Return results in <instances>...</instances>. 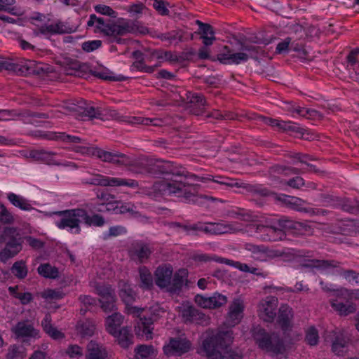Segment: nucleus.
Here are the masks:
<instances>
[{
  "mask_svg": "<svg viewBox=\"0 0 359 359\" xmlns=\"http://www.w3.org/2000/svg\"><path fill=\"white\" fill-rule=\"evenodd\" d=\"M157 353V350L151 345H140L135 348V359H154Z\"/></svg>",
  "mask_w": 359,
  "mask_h": 359,
  "instance_id": "nucleus-30",
  "label": "nucleus"
},
{
  "mask_svg": "<svg viewBox=\"0 0 359 359\" xmlns=\"http://www.w3.org/2000/svg\"><path fill=\"white\" fill-rule=\"evenodd\" d=\"M57 216L55 225L60 229H65L72 233H81V225L87 226H102L104 224V218L97 214L89 215L83 208H74L53 213Z\"/></svg>",
  "mask_w": 359,
  "mask_h": 359,
  "instance_id": "nucleus-2",
  "label": "nucleus"
},
{
  "mask_svg": "<svg viewBox=\"0 0 359 359\" xmlns=\"http://www.w3.org/2000/svg\"><path fill=\"white\" fill-rule=\"evenodd\" d=\"M343 276L349 283L359 284V274L353 271H345Z\"/></svg>",
  "mask_w": 359,
  "mask_h": 359,
  "instance_id": "nucleus-56",
  "label": "nucleus"
},
{
  "mask_svg": "<svg viewBox=\"0 0 359 359\" xmlns=\"http://www.w3.org/2000/svg\"><path fill=\"white\" fill-rule=\"evenodd\" d=\"M221 262L225 263L228 265L233 266V267L239 269L241 271L249 272L252 274L261 275V273L257 272L258 269L252 266H249L247 264L241 263L240 262H234L230 259H222Z\"/></svg>",
  "mask_w": 359,
  "mask_h": 359,
  "instance_id": "nucleus-38",
  "label": "nucleus"
},
{
  "mask_svg": "<svg viewBox=\"0 0 359 359\" xmlns=\"http://www.w3.org/2000/svg\"><path fill=\"white\" fill-rule=\"evenodd\" d=\"M153 6L161 15H166L168 13V10L166 7L165 1H154Z\"/></svg>",
  "mask_w": 359,
  "mask_h": 359,
  "instance_id": "nucleus-61",
  "label": "nucleus"
},
{
  "mask_svg": "<svg viewBox=\"0 0 359 359\" xmlns=\"http://www.w3.org/2000/svg\"><path fill=\"white\" fill-rule=\"evenodd\" d=\"M15 218L11 212L2 203H0V222L4 224H11Z\"/></svg>",
  "mask_w": 359,
  "mask_h": 359,
  "instance_id": "nucleus-43",
  "label": "nucleus"
},
{
  "mask_svg": "<svg viewBox=\"0 0 359 359\" xmlns=\"http://www.w3.org/2000/svg\"><path fill=\"white\" fill-rule=\"evenodd\" d=\"M88 182L90 184L104 187H128L130 188L138 187L137 182L132 179L111 177L104 175H97L91 178Z\"/></svg>",
  "mask_w": 359,
  "mask_h": 359,
  "instance_id": "nucleus-14",
  "label": "nucleus"
},
{
  "mask_svg": "<svg viewBox=\"0 0 359 359\" xmlns=\"http://www.w3.org/2000/svg\"><path fill=\"white\" fill-rule=\"evenodd\" d=\"M291 42L290 38H286L282 41L279 42L276 46V53L279 54L285 53L288 51L289 45Z\"/></svg>",
  "mask_w": 359,
  "mask_h": 359,
  "instance_id": "nucleus-53",
  "label": "nucleus"
},
{
  "mask_svg": "<svg viewBox=\"0 0 359 359\" xmlns=\"http://www.w3.org/2000/svg\"><path fill=\"white\" fill-rule=\"evenodd\" d=\"M233 50L228 46H225L217 54V58L220 63L224 65H231V57L232 55Z\"/></svg>",
  "mask_w": 359,
  "mask_h": 359,
  "instance_id": "nucleus-45",
  "label": "nucleus"
},
{
  "mask_svg": "<svg viewBox=\"0 0 359 359\" xmlns=\"http://www.w3.org/2000/svg\"><path fill=\"white\" fill-rule=\"evenodd\" d=\"M38 273L44 278H55L58 276V270L49 264H41L37 269Z\"/></svg>",
  "mask_w": 359,
  "mask_h": 359,
  "instance_id": "nucleus-39",
  "label": "nucleus"
},
{
  "mask_svg": "<svg viewBox=\"0 0 359 359\" xmlns=\"http://www.w3.org/2000/svg\"><path fill=\"white\" fill-rule=\"evenodd\" d=\"M57 154L46 150H41L36 152L34 157L41 160L43 163L50 165H56L60 164V160L57 158Z\"/></svg>",
  "mask_w": 359,
  "mask_h": 359,
  "instance_id": "nucleus-32",
  "label": "nucleus"
},
{
  "mask_svg": "<svg viewBox=\"0 0 359 359\" xmlns=\"http://www.w3.org/2000/svg\"><path fill=\"white\" fill-rule=\"evenodd\" d=\"M41 326L43 331L53 339L58 340L65 337L64 334L51 323V317L46 314L41 321Z\"/></svg>",
  "mask_w": 359,
  "mask_h": 359,
  "instance_id": "nucleus-28",
  "label": "nucleus"
},
{
  "mask_svg": "<svg viewBox=\"0 0 359 359\" xmlns=\"http://www.w3.org/2000/svg\"><path fill=\"white\" fill-rule=\"evenodd\" d=\"M280 200H282L283 202L287 204L293 205L294 208H296L298 210H300L297 207V205H300L302 201L296 197L290 196L287 195H283L281 198H280Z\"/></svg>",
  "mask_w": 359,
  "mask_h": 359,
  "instance_id": "nucleus-54",
  "label": "nucleus"
},
{
  "mask_svg": "<svg viewBox=\"0 0 359 359\" xmlns=\"http://www.w3.org/2000/svg\"><path fill=\"white\" fill-rule=\"evenodd\" d=\"M257 53L255 46H242L239 52H232L231 65H239L247 62Z\"/></svg>",
  "mask_w": 359,
  "mask_h": 359,
  "instance_id": "nucleus-22",
  "label": "nucleus"
},
{
  "mask_svg": "<svg viewBox=\"0 0 359 359\" xmlns=\"http://www.w3.org/2000/svg\"><path fill=\"white\" fill-rule=\"evenodd\" d=\"M153 188L155 191L161 194H174L187 200H189L192 196V194L190 191L191 187L186 185L181 180H172L170 181H158L154 183Z\"/></svg>",
  "mask_w": 359,
  "mask_h": 359,
  "instance_id": "nucleus-6",
  "label": "nucleus"
},
{
  "mask_svg": "<svg viewBox=\"0 0 359 359\" xmlns=\"http://www.w3.org/2000/svg\"><path fill=\"white\" fill-rule=\"evenodd\" d=\"M332 309L341 316H347L355 311V306L351 304H344L338 300L330 299Z\"/></svg>",
  "mask_w": 359,
  "mask_h": 359,
  "instance_id": "nucleus-36",
  "label": "nucleus"
},
{
  "mask_svg": "<svg viewBox=\"0 0 359 359\" xmlns=\"http://www.w3.org/2000/svg\"><path fill=\"white\" fill-rule=\"evenodd\" d=\"M63 293L59 290H46L41 293V297L47 301L60 299L63 297Z\"/></svg>",
  "mask_w": 359,
  "mask_h": 359,
  "instance_id": "nucleus-48",
  "label": "nucleus"
},
{
  "mask_svg": "<svg viewBox=\"0 0 359 359\" xmlns=\"http://www.w3.org/2000/svg\"><path fill=\"white\" fill-rule=\"evenodd\" d=\"M76 330L77 333L83 337H90L94 332L95 325L92 321L87 320L78 323Z\"/></svg>",
  "mask_w": 359,
  "mask_h": 359,
  "instance_id": "nucleus-37",
  "label": "nucleus"
},
{
  "mask_svg": "<svg viewBox=\"0 0 359 359\" xmlns=\"http://www.w3.org/2000/svg\"><path fill=\"white\" fill-rule=\"evenodd\" d=\"M68 32L69 31L66 26L60 22L50 23L48 22L39 27L36 29H35L34 34L36 36L41 35L48 37L53 34H62Z\"/></svg>",
  "mask_w": 359,
  "mask_h": 359,
  "instance_id": "nucleus-21",
  "label": "nucleus"
},
{
  "mask_svg": "<svg viewBox=\"0 0 359 359\" xmlns=\"http://www.w3.org/2000/svg\"><path fill=\"white\" fill-rule=\"evenodd\" d=\"M305 339L310 346H315L318 344V332L314 327H310L306 330Z\"/></svg>",
  "mask_w": 359,
  "mask_h": 359,
  "instance_id": "nucleus-47",
  "label": "nucleus"
},
{
  "mask_svg": "<svg viewBox=\"0 0 359 359\" xmlns=\"http://www.w3.org/2000/svg\"><path fill=\"white\" fill-rule=\"evenodd\" d=\"M140 283V287L144 290H149L154 285L153 276L150 271L145 266L139 269Z\"/></svg>",
  "mask_w": 359,
  "mask_h": 359,
  "instance_id": "nucleus-33",
  "label": "nucleus"
},
{
  "mask_svg": "<svg viewBox=\"0 0 359 359\" xmlns=\"http://www.w3.org/2000/svg\"><path fill=\"white\" fill-rule=\"evenodd\" d=\"M109 36H116L118 35H124L128 33L135 32L136 27L135 24L129 20L120 18L114 23L110 25Z\"/></svg>",
  "mask_w": 359,
  "mask_h": 359,
  "instance_id": "nucleus-20",
  "label": "nucleus"
},
{
  "mask_svg": "<svg viewBox=\"0 0 359 359\" xmlns=\"http://www.w3.org/2000/svg\"><path fill=\"white\" fill-rule=\"evenodd\" d=\"M7 199L15 208L23 211H31L34 209L32 202L21 195L13 192L7 194Z\"/></svg>",
  "mask_w": 359,
  "mask_h": 359,
  "instance_id": "nucleus-24",
  "label": "nucleus"
},
{
  "mask_svg": "<svg viewBox=\"0 0 359 359\" xmlns=\"http://www.w3.org/2000/svg\"><path fill=\"white\" fill-rule=\"evenodd\" d=\"M95 10L97 13L110 16L111 18H116V12L109 6L104 4H98L95 6Z\"/></svg>",
  "mask_w": 359,
  "mask_h": 359,
  "instance_id": "nucleus-50",
  "label": "nucleus"
},
{
  "mask_svg": "<svg viewBox=\"0 0 359 359\" xmlns=\"http://www.w3.org/2000/svg\"><path fill=\"white\" fill-rule=\"evenodd\" d=\"M65 353L70 359H81L83 356V348L76 344L69 345Z\"/></svg>",
  "mask_w": 359,
  "mask_h": 359,
  "instance_id": "nucleus-44",
  "label": "nucleus"
},
{
  "mask_svg": "<svg viewBox=\"0 0 359 359\" xmlns=\"http://www.w3.org/2000/svg\"><path fill=\"white\" fill-rule=\"evenodd\" d=\"M54 138L55 139H61L65 142H79L81 139L77 136H71L68 135H65V133L60 134L59 136H56Z\"/></svg>",
  "mask_w": 359,
  "mask_h": 359,
  "instance_id": "nucleus-62",
  "label": "nucleus"
},
{
  "mask_svg": "<svg viewBox=\"0 0 359 359\" xmlns=\"http://www.w3.org/2000/svg\"><path fill=\"white\" fill-rule=\"evenodd\" d=\"M126 232V229L121 226H115L109 228L108 235L110 236H118Z\"/></svg>",
  "mask_w": 359,
  "mask_h": 359,
  "instance_id": "nucleus-60",
  "label": "nucleus"
},
{
  "mask_svg": "<svg viewBox=\"0 0 359 359\" xmlns=\"http://www.w3.org/2000/svg\"><path fill=\"white\" fill-rule=\"evenodd\" d=\"M195 302L203 309H215L225 305L227 297L219 292H214L210 297L197 294L195 297Z\"/></svg>",
  "mask_w": 359,
  "mask_h": 359,
  "instance_id": "nucleus-16",
  "label": "nucleus"
},
{
  "mask_svg": "<svg viewBox=\"0 0 359 359\" xmlns=\"http://www.w3.org/2000/svg\"><path fill=\"white\" fill-rule=\"evenodd\" d=\"M107 353L106 349L94 341H90L87 345L86 359H105Z\"/></svg>",
  "mask_w": 359,
  "mask_h": 359,
  "instance_id": "nucleus-26",
  "label": "nucleus"
},
{
  "mask_svg": "<svg viewBox=\"0 0 359 359\" xmlns=\"http://www.w3.org/2000/svg\"><path fill=\"white\" fill-rule=\"evenodd\" d=\"M12 273L18 278L22 279L27 274V269L23 261L16 262L11 268Z\"/></svg>",
  "mask_w": 359,
  "mask_h": 359,
  "instance_id": "nucleus-41",
  "label": "nucleus"
},
{
  "mask_svg": "<svg viewBox=\"0 0 359 359\" xmlns=\"http://www.w3.org/2000/svg\"><path fill=\"white\" fill-rule=\"evenodd\" d=\"M192 347L191 341L185 337L171 338L169 342L163 346V353L168 355L180 356L189 352Z\"/></svg>",
  "mask_w": 359,
  "mask_h": 359,
  "instance_id": "nucleus-13",
  "label": "nucleus"
},
{
  "mask_svg": "<svg viewBox=\"0 0 359 359\" xmlns=\"http://www.w3.org/2000/svg\"><path fill=\"white\" fill-rule=\"evenodd\" d=\"M292 309L287 304L281 305L277 321L283 331V339H280L275 333L270 334L262 328L255 327L252 331V336L259 347L268 352L282 354L285 351L286 345L293 344L299 340L300 334L292 330Z\"/></svg>",
  "mask_w": 359,
  "mask_h": 359,
  "instance_id": "nucleus-1",
  "label": "nucleus"
},
{
  "mask_svg": "<svg viewBox=\"0 0 359 359\" xmlns=\"http://www.w3.org/2000/svg\"><path fill=\"white\" fill-rule=\"evenodd\" d=\"M4 235L10 238L6 247L0 252V261L5 263L9 259L15 257L22 249V241L19 236L18 229L15 227H6L4 229Z\"/></svg>",
  "mask_w": 359,
  "mask_h": 359,
  "instance_id": "nucleus-7",
  "label": "nucleus"
},
{
  "mask_svg": "<svg viewBox=\"0 0 359 359\" xmlns=\"http://www.w3.org/2000/svg\"><path fill=\"white\" fill-rule=\"evenodd\" d=\"M130 254L133 259L143 262L148 259L151 254V250L147 245L137 242L133 245Z\"/></svg>",
  "mask_w": 359,
  "mask_h": 359,
  "instance_id": "nucleus-23",
  "label": "nucleus"
},
{
  "mask_svg": "<svg viewBox=\"0 0 359 359\" xmlns=\"http://www.w3.org/2000/svg\"><path fill=\"white\" fill-rule=\"evenodd\" d=\"M91 286L95 287L96 293L100 297L101 307L104 312L116 309L115 292L111 286L97 283H91Z\"/></svg>",
  "mask_w": 359,
  "mask_h": 359,
  "instance_id": "nucleus-11",
  "label": "nucleus"
},
{
  "mask_svg": "<svg viewBox=\"0 0 359 359\" xmlns=\"http://www.w3.org/2000/svg\"><path fill=\"white\" fill-rule=\"evenodd\" d=\"M264 4H262L264 7L271 10L276 13H281L282 10L280 6L281 1H263Z\"/></svg>",
  "mask_w": 359,
  "mask_h": 359,
  "instance_id": "nucleus-55",
  "label": "nucleus"
},
{
  "mask_svg": "<svg viewBox=\"0 0 359 359\" xmlns=\"http://www.w3.org/2000/svg\"><path fill=\"white\" fill-rule=\"evenodd\" d=\"M25 355V348L14 344L8 348L6 359H24Z\"/></svg>",
  "mask_w": 359,
  "mask_h": 359,
  "instance_id": "nucleus-40",
  "label": "nucleus"
},
{
  "mask_svg": "<svg viewBox=\"0 0 359 359\" xmlns=\"http://www.w3.org/2000/svg\"><path fill=\"white\" fill-rule=\"evenodd\" d=\"M196 23L199 27L201 38L203 40V43L205 46H210L215 41V31L212 27L206 23H203L200 20H196Z\"/></svg>",
  "mask_w": 359,
  "mask_h": 359,
  "instance_id": "nucleus-25",
  "label": "nucleus"
},
{
  "mask_svg": "<svg viewBox=\"0 0 359 359\" xmlns=\"http://www.w3.org/2000/svg\"><path fill=\"white\" fill-rule=\"evenodd\" d=\"M76 151L83 154L95 156L103 161L109 163L121 165H127L128 163L127 156L121 153L109 152L97 147H78Z\"/></svg>",
  "mask_w": 359,
  "mask_h": 359,
  "instance_id": "nucleus-8",
  "label": "nucleus"
},
{
  "mask_svg": "<svg viewBox=\"0 0 359 359\" xmlns=\"http://www.w3.org/2000/svg\"><path fill=\"white\" fill-rule=\"evenodd\" d=\"M245 249L250 252L251 257L258 262H268L281 256V252L265 245L248 243Z\"/></svg>",
  "mask_w": 359,
  "mask_h": 359,
  "instance_id": "nucleus-12",
  "label": "nucleus"
},
{
  "mask_svg": "<svg viewBox=\"0 0 359 359\" xmlns=\"http://www.w3.org/2000/svg\"><path fill=\"white\" fill-rule=\"evenodd\" d=\"M160 39L162 41H168L169 43H177L182 40V35L179 32H172L161 35Z\"/></svg>",
  "mask_w": 359,
  "mask_h": 359,
  "instance_id": "nucleus-49",
  "label": "nucleus"
},
{
  "mask_svg": "<svg viewBox=\"0 0 359 359\" xmlns=\"http://www.w3.org/2000/svg\"><path fill=\"white\" fill-rule=\"evenodd\" d=\"M11 332L16 339L23 341L36 340L41 337L40 330L35 328L29 320L19 321L11 328Z\"/></svg>",
  "mask_w": 359,
  "mask_h": 359,
  "instance_id": "nucleus-10",
  "label": "nucleus"
},
{
  "mask_svg": "<svg viewBox=\"0 0 359 359\" xmlns=\"http://www.w3.org/2000/svg\"><path fill=\"white\" fill-rule=\"evenodd\" d=\"M190 102L194 106L193 113L196 115L203 114L205 112L206 101L201 94L193 93L189 97Z\"/></svg>",
  "mask_w": 359,
  "mask_h": 359,
  "instance_id": "nucleus-35",
  "label": "nucleus"
},
{
  "mask_svg": "<svg viewBox=\"0 0 359 359\" xmlns=\"http://www.w3.org/2000/svg\"><path fill=\"white\" fill-rule=\"evenodd\" d=\"M285 219H269L264 225L256 226L255 236L264 241H278L285 237L283 229L290 226Z\"/></svg>",
  "mask_w": 359,
  "mask_h": 359,
  "instance_id": "nucleus-5",
  "label": "nucleus"
},
{
  "mask_svg": "<svg viewBox=\"0 0 359 359\" xmlns=\"http://www.w3.org/2000/svg\"><path fill=\"white\" fill-rule=\"evenodd\" d=\"M325 341L332 342V350L336 355H341L346 351L349 338L344 331L334 330L327 332Z\"/></svg>",
  "mask_w": 359,
  "mask_h": 359,
  "instance_id": "nucleus-17",
  "label": "nucleus"
},
{
  "mask_svg": "<svg viewBox=\"0 0 359 359\" xmlns=\"http://www.w3.org/2000/svg\"><path fill=\"white\" fill-rule=\"evenodd\" d=\"M308 266L318 270H323L327 269L330 266V264L328 262L324 260H311Z\"/></svg>",
  "mask_w": 359,
  "mask_h": 359,
  "instance_id": "nucleus-58",
  "label": "nucleus"
},
{
  "mask_svg": "<svg viewBox=\"0 0 359 359\" xmlns=\"http://www.w3.org/2000/svg\"><path fill=\"white\" fill-rule=\"evenodd\" d=\"M265 122L271 126L278 127L283 130H293L294 128L291 122L283 121L278 119L266 118Z\"/></svg>",
  "mask_w": 359,
  "mask_h": 359,
  "instance_id": "nucleus-46",
  "label": "nucleus"
},
{
  "mask_svg": "<svg viewBox=\"0 0 359 359\" xmlns=\"http://www.w3.org/2000/svg\"><path fill=\"white\" fill-rule=\"evenodd\" d=\"M79 299L81 302L86 307L84 311L85 312L88 309V306L96 304V299L89 295L81 296Z\"/></svg>",
  "mask_w": 359,
  "mask_h": 359,
  "instance_id": "nucleus-59",
  "label": "nucleus"
},
{
  "mask_svg": "<svg viewBox=\"0 0 359 359\" xmlns=\"http://www.w3.org/2000/svg\"><path fill=\"white\" fill-rule=\"evenodd\" d=\"M232 334L231 330L208 332L203 342V349L208 359H241V353L229 348L233 341Z\"/></svg>",
  "mask_w": 359,
  "mask_h": 359,
  "instance_id": "nucleus-3",
  "label": "nucleus"
},
{
  "mask_svg": "<svg viewBox=\"0 0 359 359\" xmlns=\"http://www.w3.org/2000/svg\"><path fill=\"white\" fill-rule=\"evenodd\" d=\"M26 240L28 242L29 245L34 248H41L43 246V243L35 238L27 236L26 237Z\"/></svg>",
  "mask_w": 359,
  "mask_h": 359,
  "instance_id": "nucleus-63",
  "label": "nucleus"
},
{
  "mask_svg": "<svg viewBox=\"0 0 359 359\" xmlns=\"http://www.w3.org/2000/svg\"><path fill=\"white\" fill-rule=\"evenodd\" d=\"M180 312L185 321H193L194 317L196 315L197 311L189 304H182Z\"/></svg>",
  "mask_w": 359,
  "mask_h": 359,
  "instance_id": "nucleus-42",
  "label": "nucleus"
},
{
  "mask_svg": "<svg viewBox=\"0 0 359 359\" xmlns=\"http://www.w3.org/2000/svg\"><path fill=\"white\" fill-rule=\"evenodd\" d=\"M102 45V42L100 40H93L84 42L82 44V48L83 50L86 52H92L98 48H100Z\"/></svg>",
  "mask_w": 359,
  "mask_h": 359,
  "instance_id": "nucleus-51",
  "label": "nucleus"
},
{
  "mask_svg": "<svg viewBox=\"0 0 359 359\" xmlns=\"http://www.w3.org/2000/svg\"><path fill=\"white\" fill-rule=\"evenodd\" d=\"M172 267L170 264L159 266L154 272L156 285L170 292Z\"/></svg>",
  "mask_w": 359,
  "mask_h": 359,
  "instance_id": "nucleus-19",
  "label": "nucleus"
},
{
  "mask_svg": "<svg viewBox=\"0 0 359 359\" xmlns=\"http://www.w3.org/2000/svg\"><path fill=\"white\" fill-rule=\"evenodd\" d=\"M119 296L126 304V309L129 314L140 318L135 327V334L142 339L149 340L153 337V321L151 318L141 317V313L145 311L144 308L132 306L130 304L135 300L136 294L130 285L125 281L118 283Z\"/></svg>",
  "mask_w": 359,
  "mask_h": 359,
  "instance_id": "nucleus-4",
  "label": "nucleus"
},
{
  "mask_svg": "<svg viewBox=\"0 0 359 359\" xmlns=\"http://www.w3.org/2000/svg\"><path fill=\"white\" fill-rule=\"evenodd\" d=\"M278 304V300L275 297H267L259 304V316L266 322L273 320Z\"/></svg>",
  "mask_w": 359,
  "mask_h": 359,
  "instance_id": "nucleus-18",
  "label": "nucleus"
},
{
  "mask_svg": "<svg viewBox=\"0 0 359 359\" xmlns=\"http://www.w3.org/2000/svg\"><path fill=\"white\" fill-rule=\"evenodd\" d=\"M188 271L185 269H180L177 271L171 279L170 292L180 290L187 281Z\"/></svg>",
  "mask_w": 359,
  "mask_h": 359,
  "instance_id": "nucleus-31",
  "label": "nucleus"
},
{
  "mask_svg": "<svg viewBox=\"0 0 359 359\" xmlns=\"http://www.w3.org/2000/svg\"><path fill=\"white\" fill-rule=\"evenodd\" d=\"M112 336L117 339L118 344L123 348H127L133 343V334L128 327H122L116 334Z\"/></svg>",
  "mask_w": 359,
  "mask_h": 359,
  "instance_id": "nucleus-34",
  "label": "nucleus"
},
{
  "mask_svg": "<svg viewBox=\"0 0 359 359\" xmlns=\"http://www.w3.org/2000/svg\"><path fill=\"white\" fill-rule=\"evenodd\" d=\"M87 25L88 27H93L95 33H102L106 36H109L110 25L106 24L100 18H97L95 14L90 15Z\"/></svg>",
  "mask_w": 359,
  "mask_h": 359,
  "instance_id": "nucleus-27",
  "label": "nucleus"
},
{
  "mask_svg": "<svg viewBox=\"0 0 359 359\" xmlns=\"http://www.w3.org/2000/svg\"><path fill=\"white\" fill-rule=\"evenodd\" d=\"M18 299L22 304H27L32 299V294L30 292H24L18 296Z\"/></svg>",
  "mask_w": 359,
  "mask_h": 359,
  "instance_id": "nucleus-64",
  "label": "nucleus"
},
{
  "mask_svg": "<svg viewBox=\"0 0 359 359\" xmlns=\"http://www.w3.org/2000/svg\"><path fill=\"white\" fill-rule=\"evenodd\" d=\"M285 184L294 189H300L304 185V180L302 177L297 176L285 182Z\"/></svg>",
  "mask_w": 359,
  "mask_h": 359,
  "instance_id": "nucleus-52",
  "label": "nucleus"
},
{
  "mask_svg": "<svg viewBox=\"0 0 359 359\" xmlns=\"http://www.w3.org/2000/svg\"><path fill=\"white\" fill-rule=\"evenodd\" d=\"M244 309V301L241 298L234 299L229 304L225 324L228 327L238 325L243 317Z\"/></svg>",
  "mask_w": 359,
  "mask_h": 359,
  "instance_id": "nucleus-15",
  "label": "nucleus"
},
{
  "mask_svg": "<svg viewBox=\"0 0 359 359\" xmlns=\"http://www.w3.org/2000/svg\"><path fill=\"white\" fill-rule=\"evenodd\" d=\"M123 320V316L120 313H114L106 318V330L111 335L116 334L120 330V326Z\"/></svg>",
  "mask_w": 359,
  "mask_h": 359,
  "instance_id": "nucleus-29",
  "label": "nucleus"
},
{
  "mask_svg": "<svg viewBox=\"0 0 359 359\" xmlns=\"http://www.w3.org/2000/svg\"><path fill=\"white\" fill-rule=\"evenodd\" d=\"M198 229L207 233L220 235L239 232L243 226L237 222H209L200 225Z\"/></svg>",
  "mask_w": 359,
  "mask_h": 359,
  "instance_id": "nucleus-9",
  "label": "nucleus"
},
{
  "mask_svg": "<svg viewBox=\"0 0 359 359\" xmlns=\"http://www.w3.org/2000/svg\"><path fill=\"white\" fill-rule=\"evenodd\" d=\"M140 123L146 126H161L163 125V121L158 118H142Z\"/></svg>",
  "mask_w": 359,
  "mask_h": 359,
  "instance_id": "nucleus-57",
  "label": "nucleus"
}]
</instances>
